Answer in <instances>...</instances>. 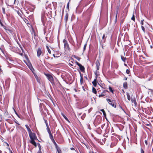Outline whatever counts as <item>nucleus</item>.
Wrapping results in <instances>:
<instances>
[{"instance_id": "1", "label": "nucleus", "mask_w": 153, "mask_h": 153, "mask_svg": "<svg viewBox=\"0 0 153 153\" xmlns=\"http://www.w3.org/2000/svg\"><path fill=\"white\" fill-rule=\"evenodd\" d=\"M29 134L30 138V142L35 147H36L37 144L36 143L35 141V140H37L38 139L36 134L32 132L29 133Z\"/></svg>"}, {"instance_id": "2", "label": "nucleus", "mask_w": 153, "mask_h": 153, "mask_svg": "<svg viewBox=\"0 0 153 153\" xmlns=\"http://www.w3.org/2000/svg\"><path fill=\"white\" fill-rule=\"evenodd\" d=\"M45 75L47 77L48 79L51 83H53V79L51 75L49 74H45Z\"/></svg>"}, {"instance_id": "3", "label": "nucleus", "mask_w": 153, "mask_h": 153, "mask_svg": "<svg viewBox=\"0 0 153 153\" xmlns=\"http://www.w3.org/2000/svg\"><path fill=\"white\" fill-rule=\"evenodd\" d=\"M48 132L49 133V137L50 139L51 140V141L53 142V143H54L55 145L56 144V143L55 142L53 138V136L52 135L51 133V131L49 129L48 130Z\"/></svg>"}, {"instance_id": "4", "label": "nucleus", "mask_w": 153, "mask_h": 153, "mask_svg": "<svg viewBox=\"0 0 153 153\" xmlns=\"http://www.w3.org/2000/svg\"><path fill=\"white\" fill-rule=\"evenodd\" d=\"M63 42L64 43V46L65 48L68 50H70V48L69 45H68L67 42L65 39H64L63 41Z\"/></svg>"}, {"instance_id": "5", "label": "nucleus", "mask_w": 153, "mask_h": 153, "mask_svg": "<svg viewBox=\"0 0 153 153\" xmlns=\"http://www.w3.org/2000/svg\"><path fill=\"white\" fill-rule=\"evenodd\" d=\"M106 100H107V101L108 102V103L110 105H111L112 106H113V107H114L115 108L116 107V105H114L113 103V104L112 103V102L111 100H110L109 99H107Z\"/></svg>"}, {"instance_id": "6", "label": "nucleus", "mask_w": 153, "mask_h": 153, "mask_svg": "<svg viewBox=\"0 0 153 153\" xmlns=\"http://www.w3.org/2000/svg\"><path fill=\"white\" fill-rule=\"evenodd\" d=\"M42 54V51L40 48L38 49L37 51V56L38 57H39Z\"/></svg>"}, {"instance_id": "7", "label": "nucleus", "mask_w": 153, "mask_h": 153, "mask_svg": "<svg viewBox=\"0 0 153 153\" xmlns=\"http://www.w3.org/2000/svg\"><path fill=\"white\" fill-rule=\"evenodd\" d=\"M97 79L95 78L94 80L92 82V83L94 87H96L97 85Z\"/></svg>"}, {"instance_id": "8", "label": "nucleus", "mask_w": 153, "mask_h": 153, "mask_svg": "<svg viewBox=\"0 0 153 153\" xmlns=\"http://www.w3.org/2000/svg\"><path fill=\"white\" fill-rule=\"evenodd\" d=\"M34 76L36 78V80L39 83H40V78L37 76V75L35 73H33Z\"/></svg>"}, {"instance_id": "9", "label": "nucleus", "mask_w": 153, "mask_h": 153, "mask_svg": "<svg viewBox=\"0 0 153 153\" xmlns=\"http://www.w3.org/2000/svg\"><path fill=\"white\" fill-rule=\"evenodd\" d=\"M131 100L132 103H134V105L135 106H136L137 103V102H136L135 99V98H133V99L132 98V99H131Z\"/></svg>"}, {"instance_id": "10", "label": "nucleus", "mask_w": 153, "mask_h": 153, "mask_svg": "<svg viewBox=\"0 0 153 153\" xmlns=\"http://www.w3.org/2000/svg\"><path fill=\"white\" fill-rule=\"evenodd\" d=\"M97 69V70L99 69V66H100V63L98 61H97L96 62Z\"/></svg>"}, {"instance_id": "11", "label": "nucleus", "mask_w": 153, "mask_h": 153, "mask_svg": "<svg viewBox=\"0 0 153 153\" xmlns=\"http://www.w3.org/2000/svg\"><path fill=\"white\" fill-rule=\"evenodd\" d=\"M56 148V150L57 151L58 153H61V151L60 149L59 148V147L58 146L57 144H56L55 145Z\"/></svg>"}, {"instance_id": "12", "label": "nucleus", "mask_w": 153, "mask_h": 153, "mask_svg": "<svg viewBox=\"0 0 153 153\" xmlns=\"http://www.w3.org/2000/svg\"><path fill=\"white\" fill-rule=\"evenodd\" d=\"M25 127H26L27 130L29 134L32 132L30 128H29V127L27 125H25Z\"/></svg>"}, {"instance_id": "13", "label": "nucleus", "mask_w": 153, "mask_h": 153, "mask_svg": "<svg viewBox=\"0 0 153 153\" xmlns=\"http://www.w3.org/2000/svg\"><path fill=\"white\" fill-rule=\"evenodd\" d=\"M79 67L80 70L82 71H84V69H85L84 68L82 65H81L80 67Z\"/></svg>"}, {"instance_id": "14", "label": "nucleus", "mask_w": 153, "mask_h": 153, "mask_svg": "<svg viewBox=\"0 0 153 153\" xmlns=\"http://www.w3.org/2000/svg\"><path fill=\"white\" fill-rule=\"evenodd\" d=\"M126 95L127 96V99H128V100L129 101L131 99L130 96L129 94L128 93H127Z\"/></svg>"}, {"instance_id": "15", "label": "nucleus", "mask_w": 153, "mask_h": 153, "mask_svg": "<svg viewBox=\"0 0 153 153\" xmlns=\"http://www.w3.org/2000/svg\"><path fill=\"white\" fill-rule=\"evenodd\" d=\"M68 13H67L65 16V19L66 22L68 21Z\"/></svg>"}, {"instance_id": "16", "label": "nucleus", "mask_w": 153, "mask_h": 153, "mask_svg": "<svg viewBox=\"0 0 153 153\" xmlns=\"http://www.w3.org/2000/svg\"><path fill=\"white\" fill-rule=\"evenodd\" d=\"M100 111L102 112L103 113V115L105 117H106V114H105V112L103 109H102L100 110Z\"/></svg>"}, {"instance_id": "17", "label": "nucleus", "mask_w": 153, "mask_h": 153, "mask_svg": "<svg viewBox=\"0 0 153 153\" xmlns=\"http://www.w3.org/2000/svg\"><path fill=\"white\" fill-rule=\"evenodd\" d=\"M92 92L95 94H96L97 93V91L96 90V89L94 87H93L92 88Z\"/></svg>"}, {"instance_id": "18", "label": "nucleus", "mask_w": 153, "mask_h": 153, "mask_svg": "<svg viewBox=\"0 0 153 153\" xmlns=\"http://www.w3.org/2000/svg\"><path fill=\"white\" fill-rule=\"evenodd\" d=\"M123 86L125 88H127V83L125 82L123 84Z\"/></svg>"}, {"instance_id": "19", "label": "nucleus", "mask_w": 153, "mask_h": 153, "mask_svg": "<svg viewBox=\"0 0 153 153\" xmlns=\"http://www.w3.org/2000/svg\"><path fill=\"white\" fill-rule=\"evenodd\" d=\"M141 27L142 29L143 30V31L144 33H145L146 32H145V28L144 27V26L143 25H142L141 26Z\"/></svg>"}, {"instance_id": "20", "label": "nucleus", "mask_w": 153, "mask_h": 153, "mask_svg": "<svg viewBox=\"0 0 153 153\" xmlns=\"http://www.w3.org/2000/svg\"><path fill=\"white\" fill-rule=\"evenodd\" d=\"M80 83L81 84H82L83 82V78L81 76V78H80Z\"/></svg>"}, {"instance_id": "21", "label": "nucleus", "mask_w": 153, "mask_h": 153, "mask_svg": "<svg viewBox=\"0 0 153 153\" xmlns=\"http://www.w3.org/2000/svg\"><path fill=\"white\" fill-rule=\"evenodd\" d=\"M121 59L124 62H125L126 61V58L125 57H124L123 56H121Z\"/></svg>"}, {"instance_id": "22", "label": "nucleus", "mask_w": 153, "mask_h": 153, "mask_svg": "<svg viewBox=\"0 0 153 153\" xmlns=\"http://www.w3.org/2000/svg\"><path fill=\"white\" fill-rule=\"evenodd\" d=\"M62 115L63 116V117H64V118L68 122H69V120H68V119L65 116L64 114H62Z\"/></svg>"}, {"instance_id": "23", "label": "nucleus", "mask_w": 153, "mask_h": 153, "mask_svg": "<svg viewBox=\"0 0 153 153\" xmlns=\"http://www.w3.org/2000/svg\"><path fill=\"white\" fill-rule=\"evenodd\" d=\"M46 48L48 50V53L50 54L51 53V51L48 46H46Z\"/></svg>"}, {"instance_id": "24", "label": "nucleus", "mask_w": 153, "mask_h": 153, "mask_svg": "<svg viewBox=\"0 0 153 153\" xmlns=\"http://www.w3.org/2000/svg\"><path fill=\"white\" fill-rule=\"evenodd\" d=\"M149 25V24L148 23L146 22H145V23H144V25H143L144 27H147Z\"/></svg>"}, {"instance_id": "25", "label": "nucleus", "mask_w": 153, "mask_h": 153, "mask_svg": "<svg viewBox=\"0 0 153 153\" xmlns=\"http://www.w3.org/2000/svg\"><path fill=\"white\" fill-rule=\"evenodd\" d=\"M38 146L39 149V151H41V146L39 143H38Z\"/></svg>"}, {"instance_id": "26", "label": "nucleus", "mask_w": 153, "mask_h": 153, "mask_svg": "<svg viewBox=\"0 0 153 153\" xmlns=\"http://www.w3.org/2000/svg\"><path fill=\"white\" fill-rule=\"evenodd\" d=\"M109 91H110L111 92H112L113 93V90H112V88H111V87H109Z\"/></svg>"}, {"instance_id": "27", "label": "nucleus", "mask_w": 153, "mask_h": 153, "mask_svg": "<svg viewBox=\"0 0 153 153\" xmlns=\"http://www.w3.org/2000/svg\"><path fill=\"white\" fill-rule=\"evenodd\" d=\"M95 74L96 75V78L97 79V77L98 76V74H97V71H96L95 72Z\"/></svg>"}, {"instance_id": "28", "label": "nucleus", "mask_w": 153, "mask_h": 153, "mask_svg": "<svg viewBox=\"0 0 153 153\" xmlns=\"http://www.w3.org/2000/svg\"><path fill=\"white\" fill-rule=\"evenodd\" d=\"M28 66L31 70V68H33V67L30 64H29V65H28Z\"/></svg>"}, {"instance_id": "29", "label": "nucleus", "mask_w": 153, "mask_h": 153, "mask_svg": "<svg viewBox=\"0 0 153 153\" xmlns=\"http://www.w3.org/2000/svg\"><path fill=\"white\" fill-rule=\"evenodd\" d=\"M15 122L19 126H17V127H19L20 124L16 120L15 121Z\"/></svg>"}, {"instance_id": "30", "label": "nucleus", "mask_w": 153, "mask_h": 153, "mask_svg": "<svg viewBox=\"0 0 153 153\" xmlns=\"http://www.w3.org/2000/svg\"><path fill=\"white\" fill-rule=\"evenodd\" d=\"M144 20H141V21L140 24L142 25H144V23L143 22Z\"/></svg>"}, {"instance_id": "31", "label": "nucleus", "mask_w": 153, "mask_h": 153, "mask_svg": "<svg viewBox=\"0 0 153 153\" xmlns=\"http://www.w3.org/2000/svg\"><path fill=\"white\" fill-rule=\"evenodd\" d=\"M131 19L132 20H133V21H134L135 18H134V15H133V16L132 17H131Z\"/></svg>"}, {"instance_id": "32", "label": "nucleus", "mask_w": 153, "mask_h": 153, "mask_svg": "<svg viewBox=\"0 0 153 153\" xmlns=\"http://www.w3.org/2000/svg\"><path fill=\"white\" fill-rule=\"evenodd\" d=\"M2 11H3V13L5 14V9L4 8H2Z\"/></svg>"}, {"instance_id": "33", "label": "nucleus", "mask_w": 153, "mask_h": 153, "mask_svg": "<svg viewBox=\"0 0 153 153\" xmlns=\"http://www.w3.org/2000/svg\"><path fill=\"white\" fill-rule=\"evenodd\" d=\"M104 96V94H100L99 95V97H103Z\"/></svg>"}, {"instance_id": "34", "label": "nucleus", "mask_w": 153, "mask_h": 153, "mask_svg": "<svg viewBox=\"0 0 153 153\" xmlns=\"http://www.w3.org/2000/svg\"><path fill=\"white\" fill-rule=\"evenodd\" d=\"M126 73L127 74H129L130 73V71L129 70L127 69L126 70Z\"/></svg>"}, {"instance_id": "35", "label": "nucleus", "mask_w": 153, "mask_h": 153, "mask_svg": "<svg viewBox=\"0 0 153 153\" xmlns=\"http://www.w3.org/2000/svg\"><path fill=\"white\" fill-rule=\"evenodd\" d=\"M77 64L79 67H80V66L82 65L81 64H80L78 62H77Z\"/></svg>"}, {"instance_id": "36", "label": "nucleus", "mask_w": 153, "mask_h": 153, "mask_svg": "<svg viewBox=\"0 0 153 153\" xmlns=\"http://www.w3.org/2000/svg\"><path fill=\"white\" fill-rule=\"evenodd\" d=\"M86 45H87V44H85L84 46V50H85V48H86Z\"/></svg>"}, {"instance_id": "37", "label": "nucleus", "mask_w": 153, "mask_h": 153, "mask_svg": "<svg viewBox=\"0 0 153 153\" xmlns=\"http://www.w3.org/2000/svg\"><path fill=\"white\" fill-rule=\"evenodd\" d=\"M141 153H144V152L142 149H141Z\"/></svg>"}, {"instance_id": "38", "label": "nucleus", "mask_w": 153, "mask_h": 153, "mask_svg": "<svg viewBox=\"0 0 153 153\" xmlns=\"http://www.w3.org/2000/svg\"><path fill=\"white\" fill-rule=\"evenodd\" d=\"M117 11L116 13V19H117Z\"/></svg>"}, {"instance_id": "39", "label": "nucleus", "mask_w": 153, "mask_h": 153, "mask_svg": "<svg viewBox=\"0 0 153 153\" xmlns=\"http://www.w3.org/2000/svg\"><path fill=\"white\" fill-rule=\"evenodd\" d=\"M145 144H146V145H147V141L146 140H145Z\"/></svg>"}, {"instance_id": "40", "label": "nucleus", "mask_w": 153, "mask_h": 153, "mask_svg": "<svg viewBox=\"0 0 153 153\" xmlns=\"http://www.w3.org/2000/svg\"><path fill=\"white\" fill-rule=\"evenodd\" d=\"M69 2H68V4H67V7L68 8H68H69Z\"/></svg>"}, {"instance_id": "41", "label": "nucleus", "mask_w": 153, "mask_h": 153, "mask_svg": "<svg viewBox=\"0 0 153 153\" xmlns=\"http://www.w3.org/2000/svg\"><path fill=\"white\" fill-rule=\"evenodd\" d=\"M0 24L2 26H3V24H2V23L1 22V21H0Z\"/></svg>"}, {"instance_id": "42", "label": "nucleus", "mask_w": 153, "mask_h": 153, "mask_svg": "<svg viewBox=\"0 0 153 153\" xmlns=\"http://www.w3.org/2000/svg\"><path fill=\"white\" fill-rule=\"evenodd\" d=\"M105 36V35L104 34L103 35V36H102V37L103 39H104Z\"/></svg>"}, {"instance_id": "43", "label": "nucleus", "mask_w": 153, "mask_h": 153, "mask_svg": "<svg viewBox=\"0 0 153 153\" xmlns=\"http://www.w3.org/2000/svg\"><path fill=\"white\" fill-rule=\"evenodd\" d=\"M37 153H42L41 151H39Z\"/></svg>"}, {"instance_id": "44", "label": "nucleus", "mask_w": 153, "mask_h": 153, "mask_svg": "<svg viewBox=\"0 0 153 153\" xmlns=\"http://www.w3.org/2000/svg\"><path fill=\"white\" fill-rule=\"evenodd\" d=\"M53 56H54V57H56V56H55V55L54 54H53Z\"/></svg>"}, {"instance_id": "45", "label": "nucleus", "mask_w": 153, "mask_h": 153, "mask_svg": "<svg viewBox=\"0 0 153 153\" xmlns=\"http://www.w3.org/2000/svg\"><path fill=\"white\" fill-rule=\"evenodd\" d=\"M150 47H151V48H152V46H150Z\"/></svg>"}, {"instance_id": "46", "label": "nucleus", "mask_w": 153, "mask_h": 153, "mask_svg": "<svg viewBox=\"0 0 153 153\" xmlns=\"http://www.w3.org/2000/svg\"><path fill=\"white\" fill-rule=\"evenodd\" d=\"M16 114L19 117V116L18 115V114L16 113Z\"/></svg>"}, {"instance_id": "47", "label": "nucleus", "mask_w": 153, "mask_h": 153, "mask_svg": "<svg viewBox=\"0 0 153 153\" xmlns=\"http://www.w3.org/2000/svg\"><path fill=\"white\" fill-rule=\"evenodd\" d=\"M46 125H47V126H48V124H47V123H46Z\"/></svg>"}, {"instance_id": "48", "label": "nucleus", "mask_w": 153, "mask_h": 153, "mask_svg": "<svg viewBox=\"0 0 153 153\" xmlns=\"http://www.w3.org/2000/svg\"><path fill=\"white\" fill-rule=\"evenodd\" d=\"M124 65H126V64H124Z\"/></svg>"}, {"instance_id": "49", "label": "nucleus", "mask_w": 153, "mask_h": 153, "mask_svg": "<svg viewBox=\"0 0 153 153\" xmlns=\"http://www.w3.org/2000/svg\"><path fill=\"white\" fill-rule=\"evenodd\" d=\"M92 153H94V152H93Z\"/></svg>"}, {"instance_id": "50", "label": "nucleus", "mask_w": 153, "mask_h": 153, "mask_svg": "<svg viewBox=\"0 0 153 153\" xmlns=\"http://www.w3.org/2000/svg\"><path fill=\"white\" fill-rule=\"evenodd\" d=\"M32 69H33V68ZM31 70L32 71H33V70H32V69Z\"/></svg>"}, {"instance_id": "51", "label": "nucleus", "mask_w": 153, "mask_h": 153, "mask_svg": "<svg viewBox=\"0 0 153 153\" xmlns=\"http://www.w3.org/2000/svg\"><path fill=\"white\" fill-rule=\"evenodd\" d=\"M89 153H90V152H89Z\"/></svg>"}]
</instances>
